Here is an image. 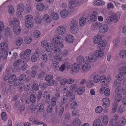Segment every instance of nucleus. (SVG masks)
Listing matches in <instances>:
<instances>
[{
    "instance_id": "f257e3e1",
    "label": "nucleus",
    "mask_w": 126,
    "mask_h": 126,
    "mask_svg": "<svg viewBox=\"0 0 126 126\" xmlns=\"http://www.w3.org/2000/svg\"><path fill=\"white\" fill-rule=\"evenodd\" d=\"M122 91L119 90L118 88H116L115 93L116 95L114 97V100L115 102L112 105V112L113 113H115L117 110L118 107V104L117 103L119 102L122 99V96L120 92Z\"/></svg>"
},
{
    "instance_id": "f03ea898",
    "label": "nucleus",
    "mask_w": 126,
    "mask_h": 126,
    "mask_svg": "<svg viewBox=\"0 0 126 126\" xmlns=\"http://www.w3.org/2000/svg\"><path fill=\"white\" fill-rule=\"evenodd\" d=\"M83 3L82 0H69L68 6L70 9V13H73L76 11V7L82 4Z\"/></svg>"
},
{
    "instance_id": "7ed1b4c3",
    "label": "nucleus",
    "mask_w": 126,
    "mask_h": 126,
    "mask_svg": "<svg viewBox=\"0 0 126 126\" xmlns=\"http://www.w3.org/2000/svg\"><path fill=\"white\" fill-rule=\"evenodd\" d=\"M62 54L61 50L60 48H56L54 49L53 54L51 53L49 54L50 58H52L55 60L60 62L62 61V58L60 56Z\"/></svg>"
},
{
    "instance_id": "20e7f679",
    "label": "nucleus",
    "mask_w": 126,
    "mask_h": 126,
    "mask_svg": "<svg viewBox=\"0 0 126 126\" xmlns=\"http://www.w3.org/2000/svg\"><path fill=\"white\" fill-rule=\"evenodd\" d=\"M121 15V13H117V14L113 13L112 15L107 18L106 22L108 24H110L112 22L116 23L119 21Z\"/></svg>"
},
{
    "instance_id": "39448f33",
    "label": "nucleus",
    "mask_w": 126,
    "mask_h": 126,
    "mask_svg": "<svg viewBox=\"0 0 126 126\" xmlns=\"http://www.w3.org/2000/svg\"><path fill=\"white\" fill-rule=\"evenodd\" d=\"M53 41L55 43V47L54 48H62L64 45L63 43V38L59 35L55 36L53 39Z\"/></svg>"
},
{
    "instance_id": "423d86ee",
    "label": "nucleus",
    "mask_w": 126,
    "mask_h": 126,
    "mask_svg": "<svg viewBox=\"0 0 126 126\" xmlns=\"http://www.w3.org/2000/svg\"><path fill=\"white\" fill-rule=\"evenodd\" d=\"M66 96H64L62 97L61 101L60 103V105L61 107H63L64 105L68 98H69L70 100L72 101L74 100L75 97L72 93H70V92H68L66 94Z\"/></svg>"
},
{
    "instance_id": "0eeeda50",
    "label": "nucleus",
    "mask_w": 126,
    "mask_h": 126,
    "mask_svg": "<svg viewBox=\"0 0 126 126\" xmlns=\"http://www.w3.org/2000/svg\"><path fill=\"white\" fill-rule=\"evenodd\" d=\"M78 23L75 19L72 20L70 25V30L72 34H76L79 32L78 26Z\"/></svg>"
},
{
    "instance_id": "6e6552de",
    "label": "nucleus",
    "mask_w": 126,
    "mask_h": 126,
    "mask_svg": "<svg viewBox=\"0 0 126 126\" xmlns=\"http://www.w3.org/2000/svg\"><path fill=\"white\" fill-rule=\"evenodd\" d=\"M31 52V50L27 49L25 50L24 52H22L20 54V57L25 61H28L30 60L29 56Z\"/></svg>"
},
{
    "instance_id": "1a4fd4ad",
    "label": "nucleus",
    "mask_w": 126,
    "mask_h": 126,
    "mask_svg": "<svg viewBox=\"0 0 126 126\" xmlns=\"http://www.w3.org/2000/svg\"><path fill=\"white\" fill-rule=\"evenodd\" d=\"M112 80L111 77L110 76H108L107 77L104 75L100 76V82L102 83H106L107 84L110 83Z\"/></svg>"
},
{
    "instance_id": "9d476101",
    "label": "nucleus",
    "mask_w": 126,
    "mask_h": 126,
    "mask_svg": "<svg viewBox=\"0 0 126 126\" xmlns=\"http://www.w3.org/2000/svg\"><path fill=\"white\" fill-rule=\"evenodd\" d=\"M56 31L57 34L60 35H62L64 34L66 32V28L62 25L58 26L56 29Z\"/></svg>"
},
{
    "instance_id": "9b49d317",
    "label": "nucleus",
    "mask_w": 126,
    "mask_h": 126,
    "mask_svg": "<svg viewBox=\"0 0 126 126\" xmlns=\"http://www.w3.org/2000/svg\"><path fill=\"white\" fill-rule=\"evenodd\" d=\"M42 20L45 24L47 25L52 21V20L50 16L48 14H44L42 18Z\"/></svg>"
},
{
    "instance_id": "f8f14e48",
    "label": "nucleus",
    "mask_w": 126,
    "mask_h": 126,
    "mask_svg": "<svg viewBox=\"0 0 126 126\" xmlns=\"http://www.w3.org/2000/svg\"><path fill=\"white\" fill-rule=\"evenodd\" d=\"M123 84V83L121 82H117V80L114 82L115 86L117 87L116 88H118L119 90L122 91H121L120 92L121 93H123V94H126V89H123L122 87V86Z\"/></svg>"
},
{
    "instance_id": "ddd939ff",
    "label": "nucleus",
    "mask_w": 126,
    "mask_h": 126,
    "mask_svg": "<svg viewBox=\"0 0 126 126\" xmlns=\"http://www.w3.org/2000/svg\"><path fill=\"white\" fill-rule=\"evenodd\" d=\"M35 7L36 9L39 11H42L48 8L45 4L41 2L37 3Z\"/></svg>"
},
{
    "instance_id": "4468645a",
    "label": "nucleus",
    "mask_w": 126,
    "mask_h": 126,
    "mask_svg": "<svg viewBox=\"0 0 126 126\" xmlns=\"http://www.w3.org/2000/svg\"><path fill=\"white\" fill-rule=\"evenodd\" d=\"M109 29L108 25L103 24L99 26V31L102 33H104L107 32Z\"/></svg>"
},
{
    "instance_id": "2eb2a0df",
    "label": "nucleus",
    "mask_w": 126,
    "mask_h": 126,
    "mask_svg": "<svg viewBox=\"0 0 126 126\" xmlns=\"http://www.w3.org/2000/svg\"><path fill=\"white\" fill-rule=\"evenodd\" d=\"M69 9V11L70 10ZM69 13L70 14L72 13H70L66 9L62 10L60 12V16L62 18H65L68 16Z\"/></svg>"
},
{
    "instance_id": "dca6fc26",
    "label": "nucleus",
    "mask_w": 126,
    "mask_h": 126,
    "mask_svg": "<svg viewBox=\"0 0 126 126\" xmlns=\"http://www.w3.org/2000/svg\"><path fill=\"white\" fill-rule=\"evenodd\" d=\"M77 62L79 64H81L84 62H88V60L86 57H83L82 56H79L77 59Z\"/></svg>"
},
{
    "instance_id": "f3484780",
    "label": "nucleus",
    "mask_w": 126,
    "mask_h": 126,
    "mask_svg": "<svg viewBox=\"0 0 126 126\" xmlns=\"http://www.w3.org/2000/svg\"><path fill=\"white\" fill-rule=\"evenodd\" d=\"M91 69V65L88 63H85L82 67V69L84 73H86L88 72Z\"/></svg>"
},
{
    "instance_id": "a211bd4d",
    "label": "nucleus",
    "mask_w": 126,
    "mask_h": 126,
    "mask_svg": "<svg viewBox=\"0 0 126 126\" xmlns=\"http://www.w3.org/2000/svg\"><path fill=\"white\" fill-rule=\"evenodd\" d=\"M85 88L84 86H81L77 88L76 91L77 92V94L79 95H82L84 93Z\"/></svg>"
},
{
    "instance_id": "6ab92c4d",
    "label": "nucleus",
    "mask_w": 126,
    "mask_h": 126,
    "mask_svg": "<svg viewBox=\"0 0 126 126\" xmlns=\"http://www.w3.org/2000/svg\"><path fill=\"white\" fill-rule=\"evenodd\" d=\"M65 40L67 43H71L74 41L75 39L74 37L72 35L69 34L66 36Z\"/></svg>"
},
{
    "instance_id": "aec40b11",
    "label": "nucleus",
    "mask_w": 126,
    "mask_h": 126,
    "mask_svg": "<svg viewBox=\"0 0 126 126\" xmlns=\"http://www.w3.org/2000/svg\"><path fill=\"white\" fill-rule=\"evenodd\" d=\"M102 104L103 107L105 108L108 107L110 104L109 99L107 98L103 99L102 100Z\"/></svg>"
},
{
    "instance_id": "412c9836",
    "label": "nucleus",
    "mask_w": 126,
    "mask_h": 126,
    "mask_svg": "<svg viewBox=\"0 0 126 126\" xmlns=\"http://www.w3.org/2000/svg\"><path fill=\"white\" fill-rule=\"evenodd\" d=\"M60 97V94L59 92L56 93L55 97H53L51 99V104L52 106H54L56 104L55 100L58 99Z\"/></svg>"
},
{
    "instance_id": "4be33fe9",
    "label": "nucleus",
    "mask_w": 126,
    "mask_h": 126,
    "mask_svg": "<svg viewBox=\"0 0 126 126\" xmlns=\"http://www.w3.org/2000/svg\"><path fill=\"white\" fill-rule=\"evenodd\" d=\"M13 32L16 35H17L19 34L21 32V29L18 25H15L13 27Z\"/></svg>"
},
{
    "instance_id": "5701e85b",
    "label": "nucleus",
    "mask_w": 126,
    "mask_h": 126,
    "mask_svg": "<svg viewBox=\"0 0 126 126\" xmlns=\"http://www.w3.org/2000/svg\"><path fill=\"white\" fill-rule=\"evenodd\" d=\"M88 60L92 62H95L97 60V57L95 53L94 54H91L88 57Z\"/></svg>"
},
{
    "instance_id": "b1692460",
    "label": "nucleus",
    "mask_w": 126,
    "mask_h": 126,
    "mask_svg": "<svg viewBox=\"0 0 126 126\" xmlns=\"http://www.w3.org/2000/svg\"><path fill=\"white\" fill-rule=\"evenodd\" d=\"M79 67L78 64L74 63L71 65V71L74 73H77L79 71Z\"/></svg>"
},
{
    "instance_id": "393cba45",
    "label": "nucleus",
    "mask_w": 126,
    "mask_h": 126,
    "mask_svg": "<svg viewBox=\"0 0 126 126\" xmlns=\"http://www.w3.org/2000/svg\"><path fill=\"white\" fill-rule=\"evenodd\" d=\"M53 45L50 43H47L45 47L46 50L47 52H50L53 50L54 51V48Z\"/></svg>"
},
{
    "instance_id": "a878e982",
    "label": "nucleus",
    "mask_w": 126,
    "mask_h": 126,
    "mask_svg": "<svg viewBox=\"0 0 126 126\" xmlns=\"http://www.w3.org/2000/svg\"><path fill=\"white\" fill-rule=\"evenodd\" d=\"M107 44V42L105 40L101 41L98 44L99 49L103 50L105 49V46Z\"/></svg>"
},
{
    "instance_id": "bb28decb",
    "label": "nucleus",
    "mask_w": 126,
    "mask_h": 126,
    "mask_svg": "<svg viewBox=\"0 0 126 126\" xmlns=\"http://www.w3.org/2000/svg\"><path fill=\"white\" fill-rule=\"evenodd\" d=\"M98 16L97 13L95 11H94L92 13L90 16L91 20L93 22L96 21L97 18Z\"/></svg>"
},
{
    "instance_id": "cd10ccee",
    "label": "nucleus",
    "mask_w": 126,
    "mask_h": 126,
    "mask_svg": "<svg viewBox=\"0 0 126 126\" xmlns=\"http://www.w3.org/2000/svg\"><path fill=\"white\" fill-rule=\"evenodd\" d=\"M40 51L38 49H36L34 55L32 56V61L35 62L37 60V58L40 55Z\"/></svg>"
},
{
    "instance_id": "c85d7f7f",
    "label": "nucleus",
    "mask_w": 126,
    "mask_h": 126,
    "mask_svg": "<svg viewBox=\"0 0 126 126\" xmlns=\"http://www.w3.org/2000/svg\"><path fill=\"white\" fill-rule=\"evenodd\" d=\"M12 35V32L10 29L7 27L5 29L4 35L6 38L10 37Z\"/></svg>"
},
{
    "instance_id": "c756f323",
    "label": "nucleus",
    "mask_w": 126,
    "mask_h": 126,
    "mask_svg": "<svg viewBox=\"0 0 126 126\" xmlns=\"http://www.w3.org/2000/svg\"><path fill=\"white\" fill-rule=\"evenodd\" d=\"M94 53L97 58H101L103 56L104 53L103 50H97L95 51Z\"/></svg>"
},
{
    "instance_id": "7c9ffc66",
    "label": "nucleus",
    "mask_w": 126,
    "mask_h": 126,
    "mask_svg": "<svg viewBox=\"0 0 126 126\" xmlns=\"http://www.w3.org/2000/svg\"><path fill=\"white\" fill-rule=\"evenodd\" d=\"M10 25H19L20 22L18 19L17 18H14L13 19V20L10 21Z\"/></svg>"
},
{
    "instance_id": "2f4dec72",
    "label": "nucleus",
    "mask_w": 126,
    "mask_h": 126,
    "mask_svg": "<svg viewBox=\"0 0 126 126\" xmlns=\"http://www.w3.org/2000/svg\"><path fill=\"white\" fill-rule=\"evenodd\" d=\"M43 95L44 97L46 98V101L47 103L49 104L50 100V94L49 93L48 91H45L44 92Z\"/></svg>"
},
{
    "instance_id": "473e14b6",
    "label": "nucleus",
    "mask_w": 126,
    "mask_h": 126,
    "mask_svg": "<svg viewBox=\"0 0 126 126\" xmlns=\"http://www.w3.org/2000/svg\"><path fill=\"white\" fill-rule=\"evenodd\" d=\"M118 122L121 126H123L126 123V118L124 117H121L118 119Z\"/></svg>"
},
{
    "instance_id": "72a5a7b5",
    "label": "nucleus",
    "mask_w": 126,
    "mask_h": 126,
    "mask_svg": "<svg viewBox=\"0 0 126 126\" xmlns=\"http://www.w3.org/2000/svg\"><path fill=\"white\" fill-rule=\"evenodd\" d=\"M102 40V37L100 35H97L95 36L93 38V42L94 43L97 44L100 43Z\"/></svg>"
},
{
    "instance_id": "f704fd0d",
    "label": "nucleus",
    "mask_w": 126,
    "mask_h": 126,
    "mask_svg": "<svg viewBox=\"0 0 126 126\" xmlns=\"http://www.w3.org/2000/svg\"><path fill=\"white\" fill-rule=\"evenodd\" d=\"M93 81L94 83H98L100 81V75L97 74L94 75L93 78Z\"/></svg>"
},
{
    "instance_id": "c9c22d12",
    "label": "nucleus",
    "mask_w": 126,
    "mask_h": 126,
    "mask_svg": "<svg viewBox=\"0 0 126 126\" xmlns=\"http://www.w3.org/2000/svg\"><path fill=\"white\" fill-rule=\"evenodd\" d=\"M50 17L53 20H57L59 18V15L56 12H52L50 14Z\"/></svg>"
},
{
    "instance_id": "e433bc0d",
    "label": "nucleus",
    "mask_w": 126,
    "mask_h": 126,
    "mask_svg": "<svg viewBox=\"0 0 126 126\" xmlns=\"http://www.w3.org/2000/svg\"><path fill=\"white\" fill-rule=\"evenodd\" d=\"M94 83L93 80H87L86 83V86L88 88H90L93 86Z\"/></svg>"
},
{
    "instance_id": "4c0bfd02",
    "label": "nucleus",
    "mask_w": 126,
    "mask_h": 126,
    "mask_svg": "<svg viewBox=\"0 0 126 126\" xmlns=\"http://www.w3.org/2000/svg\"><path fill=\"white\" fill-rule=\"evenodd\" d=\"M119 55L120 57L123 59L126 58V50L122 49L119 52Z\"/></svg>"
},
{
    "instance_id": "58836bf2",
    "label": "nucleus",
    "mask_w": 126,
    "mask_h": 126,
    "mask_svg": "<svg viewBox=\"0 0 126 126\" xmlns=\"http://www.w3.org/2000/svg\"><path fill=\"white\" fill-rule=\"evenodd\" d=\"M47 53L46 52L44 51L42 52V59L43 61L44 62H47L48 59V57L46 54Z\"/></svg>"
},
{
    "instance_id": "ea45409f",
    "label": "nucleus",
    "mask_w": 126,
    "mask_h": 126,
    "mask_svg": "<svg viewBox=\"0 0 126 126\" xmlns=\"http://www.w3.org/2000/svg\"><path fill=\"white\" fill-rule=\"evenodd\" d=\"M116 78L117 79V80H116H116H117V82H121V81L123 80L124 79V76L123 75V74L121 73H119L117 75ZM122 82L123 83V82Z\"/></svg>"
},
{
    "instance_id": "a19ab883",
    "label": "nucleus",
    "mask_w": 126,
    "mask_h": 126,
    "mask_svg": "<svg viewBox=\"0 0 126 126\" xmlns=\"http://www.w3.org/2000/svg\"><path fill=\"white\" fill-rule=\"evenodd\" d=\"M119 73H121L123 75L126 74V66H123L120 67L118 70Z\"/></svg>"
},
{
    "instance_id": "79ce46f5",
    "label": "nucleus",
    "mask_w": 126,
    "mask_h": 126,
    "mask_svg": "<svg viewBox=\"0 0 126 126\" xmlns=\"http://www.w3.org/2000/svg\"><path fill=\"white\" fill-rule=\"evenodd\" d=\"M44 110V106L41 103L38 104L37 106L36 110L39 112H43Z\"/></svg>"
},
{
    "instance_id": "37998d69",
    "label": "nucleus",
    "mask_w": 126,
    "mask_h": 126,
    "mask_svg": "<svg viewBox=\"0 0 126 126\" xmlns=\"http://www.w3.org/2000/svg\"><path fill=\"white\" fill-rule=\"evenodd\" d=\"M51 65L53 68L57 69L59 67V63L56 61H52L51 63Z\"/></svg>"
},
{
    "instance_id": "c03bdc74",
    "label": "nucleus",
    "mask_w": 126,
    "mask_h": 126,
    "mask_svg": "<svg viewBox=\"0 0 126 126\" xmlns=\"http://www.w3.org/2000/svg\"><path fill=\"white\" fill-rule=\"evenodd\" d=\"M109 121L108 116L106 115H104L102 118V122L103 124L106 125H107Z\"/></svg>"
},
{
    "instance_id": "a18cd8bd",
    "label": "nucleus",
    "mask_w": 126,
    "mask_h": 126,
    "mask_svg": "<svg viewBox=\"0 0 126 126\" xmlns=\"http://www.w3.org/2000/svg\"><path fill=\"white\" fill-rule=\"evenodd\" d=\"M79 25L81 26H84L86 23V19L84 17L81 18L79 19Z\"/></svg>"
},
{
    "instance_id": "49530a36",
    "label": "nucleus",
    "mask_w": 126,
    "mask_h": 126,
    "mask_svg": "<svg viewBox=\"0 0 126 126\" xmlns=\"http://www.w3.org/2000/svg\"><path fill=\"white\" fill-rule=\"evenodd\" d=\"M101 120L98 118L95 119L93 121V126H100L101 124Z\"/></svg>"
},
{
    "instance_id": "de8ad7c7",
    "label": "nucleus",
    "mask_w": 126,
    "mask_h": 126,
    "mask_svg": "<svg viewBox=\"0 0 126 126\" xmlns=\"http://www.w3.org/2000/svg\"><path fill=\"white\" fill-rule=\"evenodd\" d=\"M125 107L123 105H121L118 107L117 112L119 113H122L125 111Z\"/></svg>"
},
{
    "instance_id": "09e8293b",
    "label": "nucleus",
    "mask_w": 126,
    "mask_h": 126,
    "mask_svg": "<svg viewBox=\"0 0 126 126\" xmlns=\"http://www.w3.org/2000/svg\"><path fill=\"white\" fill-rule=\"evenodd\" d=\"M16 76L15 75L13 74L10 77L8 80V82L10 84L12 83L16 79Z\"/></svg>"
},
{
    "instance_id": "8fccbe9b",
    "label": "nucleus",
    "mask_w": 126,
    "mask_h": 126,
    "mask_svg": "<svg viewBox=\"0 0 126 126\" xmlns=\"http://www.w3.org/2000/svg\"><path fill=\"white\" fill-rule=\"evenodd\" d=\"M2 51H7L8 48V45L6 43L3 42L1 43Z\"/></svg>"
},
{
    "instance_id": "3c124183",
    "label": "nucleus",
    "mask_w": 126,
    "mask_h": 126,
    "mask_svg": "<svg viewBox=\"0 0 126 126\" xmlns=\"http://www.w3.org/2000/svg\"><path fill=\"white\" fill-rule=\"evenodd\" d=\"M73 123V124L75 126H79L81 124V122L79 119L76 118L74 120Z\"/></svg>"
},
{
    "instance_id": "603ef678",
    "label": "nucleus",
    "mask_w": 126,
    "mask_h": 126,
    "mask_svg": "<svg viewBox=\"0 0 126 126\" xmlns=\"http://www.w3.org/2000/svg\"><path fill=\"white\" fill-rule=\"evenodd\" d=\"M41 33L40 32L38 31H35L33 33V36L35 38H39L41 36Z\"/></svg>"
},
{
    "instance_id": "864d4df0",
    "label": "nucleus",
    "mask_w": 126,
    "mask_h": 126,
    "mask_svg": "<svg viewBox=\"0 0 126 126\" xmlns=\"http://www.w3.org/2000/svg\"><path fill=\"white\" fill-rule=\"evenodd\" d=\"M111 121H112V120H110V121L109 126H121L118 122L115 121L113 122V123L112 124V122H111Z\"/></svg>"
},
{
    "instance_id": "5fc2aeb1",
    "label": "nucleus",
    "mask_w": 126,
    "mask_h": 126,
    "mask_svg": "<svg viewBox=\"0 0 126 126\" xmlns=\"http://www.w3.org/2000/svg\"><path fill=\"white\" fill-rule=\"evenodd\" d=\"M103 110L102 107L100 106L97 107L95 109V111L96 113H101Z\"/></svg>"
},
{
    "instance_id": "6e6d98bb",
    "label": "nucleus",
    "mask_w": 126,
    "mask_h": 126,
    "mask_svg": "<svg viewBox=\"0 0 126 126\" xmlns=\"http://www.w3.org/2000/svg\"><path fill=\"white\" fill-rule=\"evenodd\" d=\"M18 11L23 12L24 10V6L22 3L18 4L17 6Z\"/></svg>"
},
{
    "instance_id": "4d7b16f0",
    "label": "nucleus",
    "mask_w": 126,
    "mask_h": 126,
    "mask_svg": "<svg viewBox=\"0 0 126 126\" xmlns=\"http://www.w3.org/2000/svg\"><path fill=\"white\" fill-rule=\"evenodd\" d=\"M3 52L1 54L2 58L4 60L7 59L8 54V52L7 51H3Z\"/></svg>"
},
{
    "instance_id": "13d9d810",
    "label": "nucleus",
    "mask_w": 126,
    "mask_h": 126,
    "mask_svg": "<svg viewBox=\"0 0 126 126\" xmlns=\"http://www.w3.org/2000/svg\"><path fill=\"white\" fill-rule=\"evenodd\" d=\"M22 38L21 37H19L16 39V44L17 46H19L22 44Z\"/></svg>"
},
{
    "instance_id": "bf43d9fd",
    "label": "nucleus",
    "mask_w": 126,
    "mask_h": 126,
    "mask_svg": "<svg viewBox=\"0 0 126 126\" xmlns=\"http://www.w3.org/2000/svg\"><path fill=\"white\" fill-rule=\"evenodd\" d=\"M22 61V60L21 59H18L14 62L13 65L15 66H18L21 63Z\"/></svg>"
},
{
    "instance_id": "052dcab7",
    "label": "nucleus",
    "mask_w": 126,
    "mask_h": 126,
    "mask_svg": "<svg viewBox=\"0 0 126 126\" xmlns=\"http://www.w3.org/2000/svg\"><path fill=\"white\" fill-rule=\"evenodd\" d=\"M104 94L105 96H109L110 94V91L109 89L108 88H106Z\"/></svg>"
},
{
    "instance_id": "680f3d73",
    "label": "nucleus",
    "mask_w": 126,
    "mask_h": 126,
    "mask_svg": "<svg viewBox=\"0 0 126 126\" xmlns=\"http://www.w3.org/2000/svg\"><path fill=\"white\" fill-rule=\"evenodd\" d=\"M67 79L65 78H62L60 82V84L61 85H63L67 83Z\"/></svg>"
},
{
    "instance_id": "e2e57ef3",
    "label": "nucleus",
    "mask_w": 126,
    "mask_h": 126,
    "mask_svg": "<svg viewBox=\"0 0 126 126\" xmlns=\"http://www.w3.org/2000/svg\"><path fill=\"white\" fill-rule=\"evenodd\" d=\"M15 106H17L18 105H19V110L21 111L23 110L24 109V106L20 105L19 102H16L15 104Z\"/></svg>"
},
{
    "instance_id": "0e129e2a",
    "label": "nucleus",
    "mask_w": 126,
    "mask_h": 126,
    "mask_svg": "<svg viewBox=\"0 0 126 126\" xmlns=\"http://www.w3.org/2000/svg\"><path fill=\"white\" fill-rule=\"evenodd\" d=\"M107 8L108 10H110L111 9L114 8V6L112 3L109 2L107 5Z\"/></svg>"
},
{
    "instance_id": "69168bd1",
    "label": "nucleus",
    "mask_w": 126,
    "mask_h": 126,
    "mask_svg": "<svg viewBox=\"0 0 126 126\" xmlns=\"http://www.w3.org/2000/svg\"><path fill=\"white\" fill-rule=\"evenodd\" d=\"M25 26L27 28H31L32 22L26 21L25 22Z\"/></svg>"
},
{
    "instance_id": "338daca9",
    "label": "nucleus",
    "mask_w": 126,
    "mask_h": 126,
    "mask_svg": "<svg viewBox=\"0 0 126 126\" xmlns=\"http://www.w3.org/2000/svg\"><path fill=\"white\" fill-rule=\"evenodd\" d=\"M9 12L11 14H13L14 12V10L13 7L11 5L9 6L8 8Z\"/></svg>"
},
{
    "instance_id": "774afa93",
    "label": "nucleus",
    "mask_w": 126,
    "mask_h": 126,
    "mask_svg": "<svg viewBox=\"0 0 126 126\" xmlns=\"http://www.w3.org/2000/svg\"><path fill=\"white\" fill-rule=\"evenodd\" d=\"M119 40L118 39H115L113 41V46L115 47H118L119 46Z\"/></svg>"
}]
</instances>
